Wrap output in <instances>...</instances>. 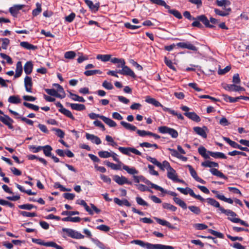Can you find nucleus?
Here are the masks:
<instances>
[{"instance_id":"obj_1","label":"nucleus","mask_w":249,"mask_h":249,"mask_svg":"<svg viewBox=\"0 0 249 249\" xmlns=\"http://www.w3.org/2000/svg\"><path fill=\"white\" fill-rule=\"evenodd\" d=\"M131 243L139 245L146 249H174V248L171 246L159 244H152L140 240H133L131 241Z\"/></svg>"},{"instance_id":"obj_2","label":"nucleus","mask_w":249,"mask_h":249,"mask_svg":"<svg viewBox=\"0 0 249 249\" xmlns=\"http://www.w3.org/2000/svg\"><path fill=\"white\" fill-rule=\"evenodd\" d=\"M221 213L228 216V219L233 223H240L241 225L245 226L247 227H249V224L245 221L240 218L236 217L237 214L235 213L231 210H225L224 208H220Z\"/></svg>"},{"instance_id":"obj_3","label":"nucleus","mask_w":249,"mask_h":249,"mask_svg":"<svg viewBox=\"0 0 249 249\" xmlns=\"http://www.w3.org/2000/svg\"><path fill=\"white\" fill-rule=\"evenodd\" d=\"M183 16L189 20H196L197 19L201 21L206 27L213 28L214 26L213 25L209 24V21L207 18L204 15L197 16L196 18L193 17L189 11H185L183 13Z\"/></svg>"},{"instance_id":"obj_4","label":"nucleus","mask_w":249,"mask_h":249,"mask_svg":"<svg viewBox=\"0 0 249 249\" xmlns=\"http://www.w3.org/2000/svg\"><path fill=\"white\" fill-rule=\"evenodd\" d=\"M158 130L160 133L169 134L173 138H177L178 135L177 130L166 126L159 127Z\"/></svg>"},{"instance_id":"obj_5","label":"nucleus","mask_w":249,"mask_h":249,"mask_svg":"<svg viewBox=\"0 0 249 249\" xmlns=\"http://www.w3.org/2000/svg\"><path fill=\"white\" fill-rule=\"evenodd\" d=\"M118 149L122 153L127 156L131 155L130 152L133 153L137 155H142V153L141 152L133 147H119Z\"/></svg>"},{"instance_id":"obj_6","label":"nucleus","mask_w":249,"mask_h":249,"mask_svg":"<svg viewBox=\"0 0 249 249\" xmlns=\"http://www.w3.org/2000/svg\"><path fill=\"white\" fill-rule=\"evenodd\" d=\"M63 231L67 233L68 235L72 238L83 239L84 236L78 231L71 229L63 228Z\"/></svg>"},{"instance_id":"obj_7","label":"nucleus","mask_w":249,"mask_h":249,"mask_svg":"<svg viewBox=\"0 0 249 249\" xmlns=\"http://www.w3.org/2000/svg\"><path fill=\"white\" fill-rule=\"evenodd\" d=\"M122 70L117 71V72L125 75H128L133 78L136 77V75L132 70H131L128 67L125 65V64L121 65Z\"/></svg>"},{"instance_id":"obj_8","label":"nucleus","mask_w":249,"mask_h":249,"mask_svg":"<svg viewBox=\"0 0 249 249\" xmlns=\"http://www.w3.org/2000/svg\"><path fill=\"white\" fill-rule=\"evenodd\" d=\"M146 183L149 185H150V186L152 188H154L157 190H159L162 193L168 194L170 195V196H173L175 197H176V196H177V194L175 192H172V191H168L167 190H165L161 187L159 186L156 184H155L149 181H147L146 182Z\"/></svg>"},{"instance_id":"obj_9","label":"nucleus","mask_w":249,"mask_h":249,"mask_svg":"<svg viewBox=\"0 0 249 249\" xmlns=\"http://www.w3.org/2000/svg\"><path fill=\"white\" fill-rule=\"evenodd\" d=\"M113 179L119 185H122L124 184H132V182L129 181L124 176L120 177L118 175H114Z\"/></svg>"},{"instance_id":"obj_10","label":"nucleus","mask_w":249,"mask_h":249,"mask_svg":"<svg viewBox=\"0 0 249 249\" xmlns=\"http://www.w3.org/2000/svg\"><path fill=\"white\" fill-rule=\"evenodd\" d=\"M194 131L198 135L201 136L203 138H206L207 137V133L208 129L206 126L200 127L199 126H196L193 128Z\"/></svg>"},{"instance_id":"obj_11","label":"nucleus","mask_w":249,"mask_h":249,"mask_svg":"<svg viewBox=\"0 0 249 249\" xmlns=\"http://www.w3.org/2000/svg\"><path fill=\"white\" fill-rule=\"evenodd\" d=\"M186 167L188 168L189 170L190 171V174L192 177L197 181L202 183L205 184L206 181L203 179L200 178L197 175L196 171L194 170V169L192 167V166L190 165H186Z\"/></svg>"},{"instance_id":"obj_12","label":"nucleus","mask_w":249,"mask_h":249,"mask_svg":"<svg viewBox=\"0 0 249 249\" xmlns=\"http://www.w3.org/2000/svg\"><path fill=\"white\" fill-rule=\"evenodd\" d=\"M223 88L229 91H240L245 90L244 88L235 84H225Z\"/></svg>"},{"instance_id":"obj_13","label":"nucleus","mask_w":249,"mask_h":249,"mask_svg":"<svg viewBox=\"0 0 249 249\" xmlns=\"http://www.w3.org/2000/svg\"><path fill=\"white\" fill-rule=\"evenodd\" d=\"M0 121L7 125L9 129H12L13 128V126L12 124L13 123V120L7 115L0 116Z\"/></svg>"},{"instance_id":"obj_14","label":"nucleus","mask_w":249,"mask_h":249,"mask_svg":"<svg viewBox=\"0 0 249 249\" xmlns=\"http://www.w3.org/2000/svg\"><path fill=\"white\" fill-rule=\"evenodd\" d=\"M177 46L178 47L181 48H186L192 51H197V48L191 44V43L187 42H178L177 44Z\"/></svg>"},{"instance_id":"obj_15","label":"nucleus","mask_w":249,"mask_h":249,"mask_svg":"<svg viewBox=\"0 0 249 249\" xmlns=\"http://www.w3.org/2000/svg\"><path fill=\"white\" fill-rule=\"evenodd\" d=\"M24 86L26 91L28 92H32V88L33 86V83L32 78L26 76L24 78Z\"/></svg>"},{"instance_id":"obj_16","label":"nucleus","mask_w":249,"mask_h":249,"mask_svg":"<svg viewBox=\"0 0 249 249\" xmlns=\"http://www.w3.org/2000/svg\"><path fill=\"white\" fill-rule=\"evenodd\" d=\"M86 137L87 140L90 141L92 143H94L96 144H100L102 142L98 136L93 134L87 133L86 134Z\"/></svg>"},{"instance_id":"obj_17","label":"nucleus","mask_w":249,"mask_h":249,"mask_svg":"<svg viewBox=\"0 0 249 249\" xmlns=\"http://www.w3.org/2000/svg\"><path fill=\"white\" fill-rule=\"evenodd\" d=\"M85 2L93 12L95 13L98 10L100 6L99 2L93 4L92 1L90 0H85Z\"/></svg>"},{"instance_id":"obj_18","label":"nucleus","mask_w":249,"mask_h":249,"mask_svg":"<svg viewBox=\"0 0 249 249\" xmlns=\"http://www.w3.org/2000/svg\"><path fill=\"white\" fill-rule=\"evenodd\" d=\"M184 115L188 118L196 122H199L200 121V117L194 112H185Z\"/></svg>"},{"instance_id":"obj_19","label":"nucleus","mask_w":249,"mask_h":249,"mask_svg":"<svg viewBox=\"0 0 249 249\" xmlns=\"http://www.w3.org/2000/svg\"><path fill=\"white\" fill-rule=\"evenodd\" d=\"M145 102L148 104L153 105L156 107L162 106V105L159 101L149 96H147L145 97Z\"/></svg>"},{"instance_id":"obj_20","label":"nucleus","mask_w":249,"mask_h":249,"mask_svg":"<svg viewBox=\"0 0 249 249\" xmlns=\"http://www.w3.org/2000/svg\"><path fill=\"white\" fill-rule=\"evenodd\" d=\"M45 91L49 95L53 96H55L57 98L63 99L64 98V95H61L60 93H58L57 91L54 89H46Z\"/></svg>"},{"instance_id":"obj_21","label":"nucleus","mask_w":249,"mask_h":249,"mask_svg":"<svg viewBox=\"0 0 249 249\" xmlns=\"http://www.w3.org/2000/svg\"><path fill=\"white\" fill-rule=\"evenodd\" d=\"M167 171V177L172 180L173 181L176 179L178 177L177 174L176 173V171L172 168H170Z\"/></svg>"},{"instance_id":"obj_22","label":"nucleus","mask_w":249,"mask_h":249,"mask_svg":"<svg viewBox=\"0 0 249 249\" xmlns=\"http://www.w3.org/2000/svg\"><path fill=\"white\" fill-rule=\"evenodd\" d=\"M225 11H223L221 10H220L218 9L215 8L214 9V12L215 13L219 16H222V17H225L227 16L230 14V13L231 12V8H228L227 9H225Z\"/></svg>"},{"instance_id":"obj_23","label":"nucleus","mask_w":249,"mask_h":249,"mask_svg":"<svg viewBox=\"0 0 249 249\" xmlns=\"http://www.w3.org/2000/svg\"><path fill=\"white\" fill-rule=\"evenodd\" d=\"M22 66L21 62L18 61L16 65V74L14 75L15 78H18L21 75L22 73Z\"/></svg>"},{"instance_id":"obj_24","label":"nucleus","mask_w":249,"mask_h":249,"mask_svg":"<svg viewBox=\"0 0 249 249\" xmlns=\"http://www.w3.org/2000/svg\"><path fill=\"white\" fill-rule=\"evenodd\" d=\"M208 151H207V149L202 146H200L198 148L199 154L206 159L210 158V155L208 152Z\"/></svg>"},{"instance_id":"obj_25","label":"nucleus","mask_w":249,"mask_h":249,"mask_svg":"<svg viewBox=\"0 0 249 249\" xmlns=\"http://www.w3.org/2000/svg\"><path fill=\"white\" fill-rule=\"evenodd\" d=\"M114 202L119 206L125 205L127 207H130L131 206L130 203L129 201L125 199L123 200H120L118 198L115 197L114 198Z\"/></svg>"},{"instance_id":"obj_26","label":"nucleus","mask_w":249,"mask_h":249,"mask_svg":"<svg viewBox=\"0 0 249 249\" xmlns=\"http://www.w3.org/2000/svg\"><path fill=\"white\" fill-rule=\"evenodd\" d=\"M101 119L110 127H115L117 125L116 123L114 121L104 116H101Z\"/></svg>"},{"instance_id":"obj_27","label":"nucleus","mask_w":249,"mask_h":249,"mask_svg":"<svg viewBox=\"0 0 249 249\" xmlns=\"http://www.w3.org/2000/svg\"><path fill=\"white\" fill-rule=\"evenodd\" d=\"M154 219L159 224L161 225L165 226L168 228L172 229H174V227L173 226H172L171 224L169 222L165 220H163L156 217H155Z\"/></svg>"},{"instance_id":"obj_28","label":"nucleus","mask_w":249,"mask_h":249,"mask_svg":"<svg viewBox=\"0 0 249 249\" xmlns=\"http://www.w3.org/2000/svg\"><path fill=\"white\" fill-rule=\"evenodd\" d=\"M210 155V156L213 157L214 158H220V159H225L227 158V156L223 153L219 152H212L208 151V152Z\"/></svg>"},{"instance_id":"obj_29","label":"nucleus","mask_w":249,"mask_h":249,"mask_svg":"<svg viewBox=\"0 0 249 249\" xmlns=\"http://www.w3.org/2000/svg\"><path fill=\"white\" fill-rule=\"evenodd\" d=\"M23 7V5H16L10 8L9 9V12L12 15L15 16L17 14L18 11L21 9Z\"/></svg>"},{"instance_id":"obj_30","label":"nucleus","mask_w":249,"mask_h":249,"mask_svg":"<svg viewBox=\"0 0 249 249\" xmlns=\"http://www.w3.org/2000/svg\"><path fill=\"white\" fill-rule=\"evenodd\" d=\"M201 165L205 167H218L219 166L217 162L213 161H211L209 160H206L201 163Z\"/></svg>"},{"instance_id":"obj_31","label":"nucleus","mask_w":249,"mask_h":249,"mask_svg":"<svg viewBox=\"0 0 249 249\" xmlns=\"http://www.w3.org/2000/svg\"><path fill=\"white\" fill-rule=\"evenodd\" d=\"M77 203L83 206L87 212H88L90 214H93V211L90 209V208L88 206L87 204L84 200L79 199L77 201Z\"/></svg>"},{"instance_id":"obj_32","label":"nucleus","mask_w":249,"mask_h":249,"mask_svg":"<svg viewBox=\"0 0 249 249\" xmlns=\"http://www.w3.org/2000/svg\"><path fill=\"white\" fill-rule=\"evenodd\" d=\"M70 106L72 109L77 111H82L86 108L85 105L83 104L71 103Z\"/></svg>"},{"instance_id":"obj_33","label":"nucleus","mask_w":249,"mask_h":249,"mask_svg":"<svg viewBox=\"0 0 249 249\" xmlns=\"http://www.w3.org/2000/svg\"><path fill=\"white\" fill-rule=\"evenodd\" d=\"M210 171L214 176L220 177L224 179H227V178L222 172L216 168H211L210 170Z\"/></svg>"},{"instance_id":"obj_34","label":"nucleus","mask_w":249,"mask_h":249,"mask_svg":"<svg viewBox=\"0 0 249 249\" xmlns=\"http://www.w3.org/2000/svg\"><path fill=\"white\" fill-rule=\"evenodd\" d=\"M123 169L126 171L128 174L135 175L138 173V171L134 167L130 168L129 166L122 164Z\"/></svg>"},{"instance_id":"obj_35","label":"nucleus","mask_w":249,"mask_h":249,"mask_svg":"<svg viewBox=\"0 0 249 249\" xmlns=\"http://www.w3.org/2000/svg\"><path fill=\"white\" fill-rule=\"evenodd\" d=\"M173 200L177 205H179L183 209H187V207L186 204L185 203L184 201L182 200L179 198L177 197H174L173 198Z\"/></svg>"},{"instance_id":"obj_36","label":"nucleus","mask_w":249,"mask_h":249,"mask_svg":"<svg viewBox=\"0 0 249 249\" xmlns=\"http://www.w3.org/2000/svg\"><path fill=\"white\" fill-rule=\"evenodd\" d=\"M20 45L22 47L24 48L27 50H34L36 49V46H35L26 41L21 42Z\"/></svg>"},{"instance_id":"obj_37","label":"nucleus","mask_w":249,"mask_h":249,"mask_svg":"<svg viewBox=\"0 0 249 249\" xmlns=\"http://www.w3.org/2000/svg\"><path fill=\"white\" fill-rule=\"evenodd\" d=\"M33 67V64L31 62L28 61L26 62L24 66V70L26 74H30L32 71Z\"/></svg>"},{"instance_id":"obj_38","label":"nucleus","mask_w":249,"mask_h":249,"mask_svg":"<svg viewBox=\"0 0 249 249\" xmlns=\"http://www.w3.org/2000/svg\"><path fill=\"white\" fill-rule=\"evenodd\" d=\"M207 201L209 204L215 208H218L220 211V208H223L220 206L219 203L213 198H208L207 199Z\"/></svg>"},{"instance_id":"obj_39","label":"nucleus","mask_w":249,"mask_h":249,"mask_svg":"<svg viewBox=\"0 0 249 249\" xmlns=\"http://www.w3.org/2000/svg\"><path fill=\"white\" fill-rule=\"evenodd\" d=\"M104 163L108 167H110L113 170H119L121 169V166L122 164H116L113 163H111L108 161H105L104 162Z\"/></svg>"},{"instance_id":"obj_40","label":"nucleus","mask_w":249,"mask_h":249,"mask_svg":"<svg viewBox=\"0 0 249 249\" xmlns=\"http://www.w3.org/2000/svg\"><path fill=\"white\" fill-rule=\"evenodd\" d=\"M150 1L152 3L164 6L165 8L167 9H169L170 8V7L163 0H150Z\"/></svg>"},{"instance_id":"obj_41","label":"nucleus","mask_w":249,"mask_h":249,"mask_svg":"<svg viewBox=\"0 0 249 249\" xmlns=\"http://www.w3.org/2000/svg\"><path fill=\"white\" fill-rule=\"evenodd\" d=\"M121 125H122L125 128H126L127 130H132V131H135L137 130V127L129 124L128 123H126L124 121H122L121 122Z\"/></svg>"},{"instance_id":"obj_42","label":"nucleus","mask_w":249,"mask_h":249,"mask_svg":"<svg viewBox=\"0 0 249 249\" xmlns=\"http://www.w3.org/2000/svg\"><path fill=\"white\" fill-rule=\"evenodd\" d=\"M8 101L9 103L15 104L20 103L21 102V99L18 96L15 95L10 96L9 97Z\"/></svg>"},{"instance_id":"obj_43","label":"nucleus","mask_w":249,"mask_h":249,"mask_svg":"<svg viewBox=\"0 0 249 249\" xmlns=\"http://www.w3.org/2000/svg\"><path fill=\"white\" fill-rule=\"evenodd\" d=\"M59 111L73 120L75 119V118L72 115L71 112L65 108H64L63 109H59Z\"/></svg>"},{"instance_id":"obj_44","label":"nucleus","mask_w":249,"mask_h":249,"mask_svg":"<svg viewBox=\"0 0 249 249\" xmlns=\"http://www.w3.org/2000/svg\"><path fill=\"white\" fill-rule=\"evenodd\" d=\"M111 58L110 54H98L96 56V58L101 60L103 62H107L110 60Z\"/></svg>"},{"instance_id":"obj_45","label":"nucleus","mask_w":249,"mask_h":249,"mask_svg":"<svg viewBox=\"0 0 249 249\" xmlns=\"http://www.w3.org/2000/svg\"><path fill=\"white\" fill-rule=\"evenodd\" d=\"M32 241L33 242L36 243L38 245L44 246L46 247H51L52 243L53 242H44L40 239H33Z\"/></svg>"},{"instance_id":"obj_46","label":"nucleus","mask_w":249,"mask_h":249,"mask_svg":"<svg viewBox=\"0 0 249 249\" xmlns=\"http://www.w3.org/2000/svg\"><path fill=\"white\" fill-rule=\"evenodd\" d=\"M42 147V150H43V153L47 157H51L52 156L51 151L53 150L52 147L49 145H46Z\"/></svg>"},{"instance_id":"obj_47","label":"nucleus","mask_w":249,"mask_h":249,"mask_svg":"<svg viewBox=\"0 0 249 249\" xmlns=\"http://www.w3.org/2000/svg\"><path fill=\"white\" fill-rule=\"evenodd\" d=\"M70 97L73 101H78V102H82V103H84L85 102V100L82 97H81L76 94L72 93L71 92H70Z\"/></svg>"},{"instance_id":"obj_48","label":"nucleus","mask_w":249,"mask_h":249,"mask_svg":"<svg viewBox=\"0 0 249 249\" xmlns=\"http://www.w3.org/2000/svg\"><path fill=\"white\" fill-rule=\"evenodd\" d=\"M102 72L99 70H87L84 72V74L87 76L95 75L96 74H101Z\"/></svg>"},{"instance_id":"obj_49","label":"nucleus","mask_w":249,"mask_h":249,"mask_svg":"<svg viewBox=\"0 0 249 249\" xmlns=\"http://www.w3.org/2000/svg\"><path fill=\"white\" fill-rule=\"evenodd\" d=\"M63 221H71L72 222H78L80 221L81 218L79 217H71L68 216L62 219Z\"/></svg>"},{"instance_id":"obj_50","label":"nucleus","mask_w":249,"mask_h":249,"mask_svg":"<svg viewBox=\"0 0 249 249\" xmlns=\"http://www.w3.org/2000/svg\"><path fill=\"white\" fill-rule=\"evenodd\" d=\"M162 207L165 209L169 210L172 212H175L177 209L176 207L168 203H162Z\"/></svg>"},{"instance_id":"obj_51","label":"nucleus","mask_w":249,"mask_h":249,"mask_svg":"<svg viewBox=\"0 0 249 249\" xmlns=\"http://www.w3.org/2000/svg\"><path fill=\"white\" fill-rule=\"evenodd\" d=\"M41 5L39 3L37 2L36 3V8L33 10V15L34 16H36L41 13Z\"/></svg>"},{"instance_id":"obj_52","label":"nucleus","mask_w":249,"mask_h":249,"mask_svg":"<svg viewBox=\"0 0 249 249\" xmlns=\"http://www.w3.org/2000/svg\"><path fill=\"white\" fill-rule=\"evenodd\" d=\"M188 209L194 213L198 215L201 213L200 209L196 206L191 205L188 206Z\"/></svg>"},{"instance_id":"obj_53","label":"nucleus","mask_w":249,"mask_h":249,"mask_svg":"<svg viewBox=\"0 0 249 249\" xmlns=\"http://www.w3.org/2000/svg\"><path fill=\"white\" fill-rule=\"evenodd\" d=\"M168 10V12L173 15L176 18L178 19H181L182 18V15L179 12L175 9H170V8Z\"/></svg>"},{"instance_id":"obj_54","label":"nucleus","mask_w":249,"mask_h":249,"mask_svg":"<svg viewBox=\"0 0 249 249\" xmlns=\"http://www.w3.org/2000/svg\"><path fill=\"white\" fill-rule=\"evenodd\" d=\"M111 152L107 151H100L98 152V154L100 157L102 158H108L111 157Z\"/></svg>"},{"instance_id":"obj_55","label":"nucleus","mask_w":249,"mask_h":249,"mask_svg":"<svg viewBox=\"0 0 249 249\" xmlns=\"http://www.w3.org/2000/svg\"><path fill=\"white\" fill-rule=\"evenodd\" d=\"M158 167L162 170H164L165 169L168 170L169 169L171 168L169 162L166 160H164L162 163H161V165Z\"/></svg>"},{"instance_id":"obj_56","label":"nucleus","mask_w":249,"mask_h":249,"mask_svg":"<svg viewBox=\"0 0 249 249\" xmlns=\"http://www.w3.org/2000/svg\"><path fill=\"white\" fill-rule=\"evenodd\" d=\"M216 3L218 6L225 7L226 6L230 5L231 4V2L229 0H217Z\"/></svg>"},{"instance_id":"obj_57","label":"nucleus","mask_w":249,"mask_h":249,"mask_svg":"<svg viewBox=\"0 0 249 249\" xmlns=\"http://www.w3.org/2000/svg\"><path fill=\"white\" fill-rule=\"evenodd\" d=\"M18 207L21 209L30 210L34 208H36L34 205L31 204H25L18 206Z\"/></svg>"},{"instance_id":"obj_58","label":"nucleus","mask_w":249,"mask_h":249,"mask_svg":"<svg viewBox=\"0 0 249 249\" xmlns=\"http://www.w3.org/2000/svg\"><path fill=\"white\" fill-rule=\"evenodd\" d=\"M23 105L29 108H31V109H32L35 111H37L38 109H39V107L36 106V105H33V104H30V103H27V102H24L23 103Z\"/></svg>"},{"instance_id":"obj_59","label":"nucleus","mask_w":249,"mask_h":249,"mask_svg":"<svg viewBox=\"0 0 249 249\" xmlns=\"http://www.w3.org/2000/svg\"><path fill=\"white\" fill-rule=\"evenodd\" d=\"M102 86L106 89L108 90H111L113 89V86L110 83L106 80L104 81L102 83Z\"/></svg>"},{"instance_id":"obj_60","label":"nucleus","mask_w":249,"mask_h":249,"mask_svg":"<svg viewBox=\"0 0 249 249\" xmlns=\"http://www.w3.org/2000/svg\"><path fill=\"white\" fill-rule=\"evenodd\" d=\"M76 56L75 52L73 51H68L65 53V58L67 59H73Z\"/></svg>"},{"instance_id":"obj_61","label":"nucleus","mask_w":249,"mask_h":249,"mask_svg":"<svg viewBox=\"0 0 249 249\" xmlns=\"http://www.w3.org/2000/svg\"><path fill=\"white\" fill-rule=\"evenodd\" d=\"M110 61L113 64L120 63L121 65L125 64V62L123 59H120L116 57L110 58Z\"/></svg>"},{"instance_id":"obj_62","label":"nucleus","mask_w":249,"mask_h":249,"mask_svg":"<svg viewBox=\"0 0 249 249\" xmlns=\"http://www.w3.org/2000/svg\"><path fill=\"white\" fill-rule=\"evenodd\" d=\"M20 214L25 217H32L36 216V213H30L26 211H21Z\"/></svg>"},{"instance_id":"obj_63","label":"nucleus","mask_w":249,"mask_h":249,"mask_svg":"<svg viewBox=\"0 0 249 249\" xmlns=\"http://www.w3.org/2000/svg\"><path fill=\"white\" fill-rule=\"evenodd\" d=\"M91 240L99 248H100L101 249H104V244L102 242H101L99 240H98V239L91 238Z\"/></svg>"},{"instance_id":"obj_64","label":"nucleus","mask_w":249,"mask_h":249,"mask_svg":"<svg viewBox=\"0 0 249 249\" xmlns=\"http://www.w3.org/2000/svg\"><path fill=\"white\" fill-rule=\"evenodd\" d=\"M164 62L165 64L171 69H172L174 71L176 70L175 67L173 65L172 61L168 59L166 57H164Z\"/></svg>"}]
</instances>
